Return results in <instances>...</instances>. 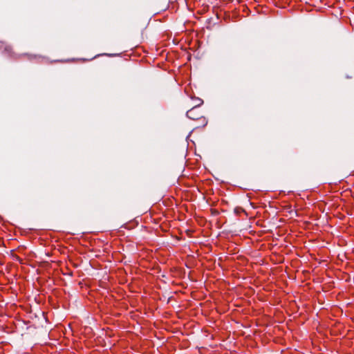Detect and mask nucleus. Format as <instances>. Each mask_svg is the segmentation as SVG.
<instances>
[{"mask_svg":"<svg viewBox=\"0 0 354 354\" xmlns=\"http://www.w3.org/2000/svg\"><path fill=\"white\" fill-rule=\"evenodd\" d=\"M196 104L189 111H187V116L191 120H201V124L203 126H205L207 123L206 118L203 115V113L198 109V107L203 103V100L201 99H196Z\"/></svg>","mask_w":354,"mask_h":354,"instance_id":"1","label":"nucleus"}]
</instances>
